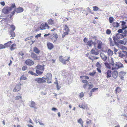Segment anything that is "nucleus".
<instances>
[{"label":"nucleus","instance_id":"obj_1","mask_svg":"<svg viewBox=\"0 0 127 127\" xmlns=\"http://www.w3.org/2000/svg\"><path fill=\"white\" fill-rule=\"evenodd\" d=\"M12 10L11 8L9 6L4 7L2 10V12L5 14H8Z\"/></svg>","mask_w":127,"mask_h":127},{"label":"nucleus","instance_id":"obj_2","mask_svg":"<svg viewBox=\"0 0 127 127\" xmlns=\"http://www.w3.org/2000/svg\"><path fill=\"white\" fill-rule=\"evenodd\" d=\"M70 57H68L67 59H65L64 58H63V56H60L59 57V61L60 62H61L63 63L64 64H66V61H69Z\"/></svg>","mask_w":127,"mask_h":127},{"label":"nucleus","instance_id":"obj_3","mask_svg":"<svg viewBox=\"0 0 127 127\" xmlns=\"http://www.w3.org/2000/svg\"><path fill=\"white\" fill-rule=\"evenodd\" d=\"M45 78H38L35 79V81H36L39 83H44L46 82Z\"/></svg>","mask_w":127,"mask_h":127},{"label":"nucleus","instance_id":"obj_4","mask_svg":"<svg viewBox=\"0 0 127 127\" xmlns=\"http://www.w3.org/2000/svg\"><path fill=\"white\" fill-rule=\"evenodd\" d=\"M25 63L26 65L29 66H31L34 64L33 61L30 59H27Z\"/></svg>","mask_w":127,"mask_h":127},{"label":"nucleus","instance_id":"obj_5","mask_svg":"<svg viewBox=\"0 0 127 127\" xmlns=\"http://www.w3.org/2000/svg\"><path fill=\"white\" fill-rule=\"evenodd\" d=\"M47 28V29L49 28V26L48 25L47 23H46L45 24L42 23L40 27V28L41 30H43Z\"/></svg>","mask_w":127,"mask_h":127},{"label":"nucleus","instance_id":"obj_6","mask_svg":"<svg viewBox=\"0 0 127 127\" xmlns=\"http://www.w3.org/2000/svg\"><path fill=\"white\" fill-rule=\"evenodd\" d=\"M20 83H19V84ZM21 84H18L16 85L13 90V91L14 92H16L19 91L21 89Z\"/></svg>","mask_w":127,"mask_h":127},{"label":"nucleus","instance_id":"obj_7","mask_svg":"<svg viewBox=\"0 0 127 127\" xmlns=\"http://www.w3.org/2000/svg\"><path fill=\"white\" fill-rule=\"evenodd\" d=\"M31 57L33 59L36 60H39L40 59V57L37 56L34 53L32 52L31 54Z\"/></svg>","mask_w":127,"mask_h":127},{"label":"nucleus","instance_id":"obj_8","mask_svg":"<svg viewBox=\"0 0 127 127\" xmlns=\"http://www.w3.org/2000/svg\"><path fill=\"white\" fill-rule=\"evenodd\" d=\"M115 65V66L116 67L117 69H118L120 68L123 67V64L121 63L120 62H117Z\"/></svg>","mask_w":127,"mask_h":127},{"label":"nucleus","instance_id":"obj_9","mask_svg":"<svg viewBox=\"0 0 127 127\" xmlns=\"http://www.w3.org/2000/svg\"><path fill=\"white\" fill-rule=\"evenodd\" d=\"M15 11L17 13H21L24 11V9L21 7H19L15 8Z\"/></svg>","mask_w":127,"mask_h":127},{"label":"nucleus","instance_id":"obj_10","mask_svg":"<svg viewBox=\"0 0 127 127\" xmlns=\"http://www.w3.org/2000/svg\"><path fill=\"white\" fill-rule=\"evenodd\" d=\"M29 105L31 107L34 108L35 109H36V108L35 107V103L33 101H29Z\"/></svg>","mask_w":127,"mask_h":127},{"label":"nucleus","instance_id":"obj_11","mask_svg":"<svg viewBox=\"0 0 127 127\" xmlns=\"http://www.w3.org/2000/svg\"><path fill=\"white\" fill-rule=\"evenodd\" d=\"M120 23H121V26H122V29L123 28H124L125 30L127 28V26L125 25L126 23L124 21H121L120 22Z\"/></svg>","mask_w":127,"mask_h":127},{"label":"nucleus","instance_id":"obj_12","mask_svg":"<svg viewBox=\"0 0 127 127\" xmlns=\"http://www.w3.org/2000/svg\"><path fill=\"white\" fill-rule=\"evenodd\" d=\"M52 78V74L50 73H47L46 76V77L45 78V80H51Z\"/></svg>","mask_w":127,"mask_h":127},{"label":"nucleus","instance_id":"obj_13","mask_svg":"<svg viewBox=\"0 0 127 127\" xmlns=\"http://www.w3.org/2000/svg\"><path fill=\"white\" fill-rule=\"evenodd\" d=\"M112 75L114 78H116L118 76V73L117 71H114L112 72Z\"/></svg>","mask_w":127,"mask_h":127},{"label":"nucleus","instance_id":"obj_14","mask_svg":"<svg viewBox=\"0 0 127 127\" xmlns=\"http://www.w3.org/2000/svg\"><path fill=\"white\" fill-rule=\"evenodd\" d=\"M47 46L48 49L51 50L54 47V45L52 44L51 43H48L47 44Z\"/></svg>","mask_w":127,"mask_h":127},{"label":"nucleus","instance_id":"obj_15","mask_svg":"<svg viewBox=\"0 0 127 127\" xmlns=\"http://www.w3.org/2000/svg\"><path fill=\"white\" fill-rule=\"evenodd\" d=\"M113 38L115 44L116 46L118 45H119V44L118 43V42L119 40H118L117 38L115 36H113Z\"/></svg>","mask_w":127,"mask_h":127},{"label":"nucleus","instance_id":"obj_16","mask_svg":"<svg viewBox=\"0 0 127 127\" xmlns=\"http://www.w3.org/2000/svg\"><path fill=\"white\" fill-rule=\"evenodd\" d=\"M97 42L98 43L97 48L99 49H101L102 45V42L100 41L97 40Z\"/></svg>","mask_w":127,"mask_h":127},{"label":"nucleus","instance_id":"obj_17","mask_svg":"<svg viewBox=\"0 0 127 127\" xmlns=\"http://www.w3.org/2000/svg\"><path fill=\"white\" fill-rule=\"evenodd\" d=\"M36 68L37 69L39 70H43L44 69V67L40 65H37L36 67Z\"/></svg>","mask_w":127,"mask_h":127},{"label":"nucleus","instance_id":"obj_18","mask_svg":"<svg viewBox=\"0 0 127 127\" xmlns=\"http://www.w3.org/2000/svg\"><path fill=\"white\" fill-rule=\"evenodd\" d=\"M33 51L36 54H39L40 52V50L36 47H34Z\"/></svg>","mask_w":127,"mask_h":127},{"label":"nucleus","instance_id":"obj_19","mask_svg":"<svg viewBox=\"0 0 127 127\" xmlns=\"http://www.w3.org/2000/svg\"><path fill=\"white\" fill-rule=\"evenodd\" d=\"M79 106L80 108H82L85 109L86 110H88L89 108H88V107L87 105H86L85 106L82 105H79Z\"/></svg>","mask_w":127,"mask_h":127},{"label":"nucleus","instance_id":"obj_20","mask_svg":"<svg viewBox=\"0 0 127 127\" xmlns=\"http://www.w3.org/2000/svg\"><path fill=\"white\" fill-rule=\"evenodd\" d=\"M9 33L11 35V37H14L15 36V34L14 31H9Z\"/></svg>","mask_w":127,"mask_h":127},{"label":"nucleus","instance_id":"obj_21","mask_svg":"<svg viewBox=\"0 0 127 127\" xmlns=\"http://www.w3.org/2000/svg\"><path fill=\"white\" fill-rule=\"evenodd\" d=\"M111 71L110 70H108L107 71L106 73V77L107 78H108L111 76Z\"/></svg>","mask_w":127,"mask_h":127},{"label":"nucleus","instance_id":"obj_22","mask_svg":"<svg viewBox=\"0 0 127 127\" xmlns=\"http://www.w3.org/2000/svg\"><path fill=\"white\" fill-rule=\"evenodd\" d=\"M121 91V89L119 87H117L116 88L115 90V92L116 94L119 93Z\"/></svg>","mask_w":127,"mask_h":127},{"label":"nucleus","instance_id":"obj_23","mask_svg":"<svg viewBox=\"0 0 127 127\" xmlns=\"http://www.w3.org/2000/svg\"><path fill=\"white\" fill-rule=\"evenodd\" d=\"M113 26L114 27H118L119 26V23L117 22H114L112 24Z\"/></svg>","mask_w":127,"mask_h":127},{"label":"nucleus","instance_id":"obj_24","mask_svg":"<svg viewBox=\"0 0 127 127\" xmlns=\"http://www.w3.org/2000/svg\"><path fill=\"white\" fill-rule=\"evenodd\" d=\"M91 54H94L95 55H97L99 54L98 52H96L95 50H94L93 49H92L91 50Z\"/></svg>","mask_w":127,"mask_h":127},{"label":"nucleus","instance_id":"obj_25","mask_svg":"<svg viewBox=\"0 0 127 127\" xmlns=\"http://www.w3.org/2000/svg\"><path fill=\"white\" fill-rule=\"evenodd\" d=\"M64 30L66 31V32H69V31L70 30L69 29V28L67 24H66L65 25V26L64 27Z\"/></svg>","mask_w":127,"mask_h":127},{"label":"nucleus","instance_id":"obj_26","mask_svg":"<svg viewBox=\"0 0 127 127\" xmlns=\"http://www.w3.org/2000/svg\"><path fill=\"white\" fill-rule=\"evenodd\" d=\"M12 43V41H10L7 43L4 44V45L6 47L9 46Z\"/></svg>","mask_w":127,"mask_h":127},{"label":"nucleus","instance_id":"obj_27","mask_svg":"<svg viewBox=\"0 0 127 127\" xmlns=\"http://www.w3.org/2000/svg\"><path fill=\"white\" fill-rule=\"evenodd\" d=\"M109 63L112 66H114V61L113 59L112 58H111V61Z\"/></svg>","mask_w":127,"mask_h":127},{"label":"nucleus","instance_id":"obj_28","mask_svg":"<svg viewBox=\"0 0 127 127\" xmlns=\"http://www.w3.org/2000/svg\"><path fill=\"white\" fill-rule=\"evenodd\" d=\"M69 34L68 32H64L62 34V38H64L66 35L68 34Z\"/></svg>","mask_w":127,"mask_h":127},{"label":"nucleus","instance_id":"obj_29","mask_svg":"<svg viewBox=\"0 0 127 127\" xmlns=\"http://www.w3.org/2000/svg\"><path fill=\"white\" fill-rule=\"evenodd\" d=\"M108 55L109 56H111L113 54V52L110 49H109L108 51Z\"/></svg>","mask_w":127,"mask_h":127},{"label":"nucleus","instance_id":"obj_30","mask_svg":"<svg viewBox=\"0 0 127 127\" xmlns=\"http://www.w3.org/2000/svg\"><path fill=\"white\" fill-rule=\"evenodd\" d=\"M16 45L15 44H13L10 47V49L11 51L14 50L15 49V48H13L14 47L16 46Z\"/></svg>","mask_w":127,"mask_h":127},{"label":"nucleus","instance_id":"obj_31","mask_svg":"<svg viewBox=\"0 0 127 127\" xmlns=\"http://www.w3.org/2000/svg\"><path fill=\"white\" fill-rule=\"evenodd\" d=\"M100 57L104 61H105L107 59V57L105 55H104V56H102L101 55Z\"/></svg>","mask_w":127,"mask_h":127},{"label":"nucleus","instance_id":"obj_32","mask_svg":"<svg viewBox=\"0 0 127 127\" xmlns=\"http://www.w3.org/2000/svg\"><path fill=\"white\" fill-rule=\"evenodd\" d=\"M118 54L119 56L121 58L123 57L124 56V54L122 53V52L121 51L119 52Z\"/></svg>","mask_w":127,"mask_h":127},{"label":"nucleus","instance_id":"obj_33","mask_svg":"<svg viewBox=\"0 0 127 127\" xmlns=\"http://www.w3.org/2000/svg\"><path fill=\"white\" fill-rule=\"evenodd\" d=\"M116 37L118 39H120L121 38V34L117 33L116 34Z\"/></svg>","mask_w":127,"mask_h":127},{"label":"nucleus","instance_id":"obj_34","mask_svg":"<svg viewBox=\"0 0 127 127\" xmlns=\"http://www.w3.org/2000/svg\"><path fill=\"white\" fill-rule=\"evenodd\" d=\"M49 24L52 25L54 23L53 20L52 19H50L48 20Z\"/></svg>","mask_w":127,"mask_h":127},{"label":"nucleus","instance_id":"obj_35","mask_svg":"<svg viewBox=\"0 0 127 127\" xmlns=\"http://www.w3.org/2000/svg\"><path fill=\"white\" fill-rule=\"evenodd\" d=\"M104 64L106 66L107 68L110 69L111 68V67L110 65L107 62H105L104 63Z\"/></svg>","mask_w":127,"mask_h":127},{"label":"nucleus","instance_id":"obj_36","mask_svg":"<svg viewBox=\"0 0 127 127\" xmlns=\"http://www.w3.org/2000/svg\"><path fill=\"white\" fill-rule=\"evenodd\" d=\"M10 27L11 28L12 30L10 31H14L15 29V27L14 25H10Z\"/></svg>","mask_w":127,"mask_h":127},{"label":"nucleus","instance_id":"obj_37","mask_svg":"<svg viewBox=\"0 0 127 127\" xmlns=\"http://www.w3.org/2000/svg\"><path fill=\"white\" fill-rule=\"evenodd\" d=\"M109 21L110 23H111L113 22L114 21V18L112 17H110L109 18Z\"/></svg>","mask_w":127,"mask_h":127},{"label":"nucleus","instance_id":"obj_38","mask_svg":"<svg viewBox=\"0 0 127 127\" xmlns=\"http://www.w3.org/2000/svg\"><path fill=\"white\" fill-rule=\"evenodd\" d=\"M93 10L95 11H97L99 9V8L96 6H93Z\"/></svg>","mask_w":127,"mask_h":127},{"label":"nucleus","instance_id":"obj_39","mask_svg":"<svg viewBox=\"0 0 127 127\" xmlns=\"http://www.w3.org/2000/svg\"><path fill=\"white\" fill-rule=\"evenodd\" d=\"M93 41L92 40H90V41H88L87 42V45H88L89 47H91L92 45V43Z\"/></svg>","mask_w":127,"mask_h":127},{"label":"nucleus","instance_id":"obj_40","mask_svg":"<svg viewBox=\"0 0 127 127\" xmlns=\"http://www.w3.org/2000/svg\"><path fill=\"white\" fill-rule=\"evenodd\" d=\"M96 66L97 68H101V66L99 62H97L96 64Z\"/></svg>","mask_w":127,"mask_h":127},{"label":"nucleus","instance_id":"obj_41","mask_svg":"<svg viewBox=\"0 0 127 127\" xmlns=\"http://www.w3.org/2000/svg\"><path fill=\"white\" fill-rule=\"evenodd\" d=\"M56 79V81H57V85L56 86V87L57 88V89L58 90H59L61 88V87L60 86H59L58 85V84L57 82V80L56 78H55Z\"/></svg>","mask_w":127,"mask_h":127},{"label":"nucleus","instance_id":"obj_42","mask_svg":"<svg viewBox=\"0 0 127 127\" xmlns=\"http://www.w3.org/2000/svg\"><path fill=\"white\" fill-rule=\"evenodd\" d=\"M78 122L80 124H83V122L82 121V119L81 118H80L78 120Z\"/></svg>","mask_w":127,"mask_h":127},{"label":"nucleus","instance_id":"obj_43","mask_svg":"<svg viewBox=\"0 0 127 127\" xmlns=\"http://www.w3.org/2000/svg\"><path fill=\"white\" fill-rule=\"evenodd\" d=\"M125 30L124 28L121 29H119L117 31V32L119 33H122L123 30Z\"/></svg>","mask_w":127,"mask_h":127},{"label":"nucleus","instance_id":"obj_44","mask_svg":"<svg viewBox=\"0 0 127 127\" xmlns=\"http://www.w3.org/2000/svg\"><path fill=\"white\" fill-rule=\"evenodd\" d=\"M36 72L37 74L38 75L41 74L43 73L42 72H41L38 70H36Z\"/></svg>","mask_w":127,"mask_h":127},{"label":"nucleus","instance_id":"obj_45","mask_svg":"<svg viewBox=\"0 0 127 127\" xmlns=\"http://www.w3.org/2000/svg\"><path fill=\"white\" fill-rule=\"evenodd\" d=\"M20 99H22V97L21 95L17 96L15 98L16 100H18Z\"/></svg>","mask_w":127,"mask_h":127},{"label":"nucleus","instance_id":"obj_46","mask_svg":"<svg viewBox=\"0 0 127 127\" xmlns=\"http://www.w3.org/2000/svg\"><path fill=\"white\" fill-rule=\"evenodd\" d=\"M96 72L95 71L94 72H90L89 73V75L91 76H93L96 74Z\"/></svg>","mask_w":127,"mask_h":127},{"label":"nucleus","instance_id":"obj_47","mask_svg":"<svg viewBox=\"0 0 127 127\" xmlns=\"http://www.w3.org/2000/svg\"><path fill=\"white\" fill-rule=\"evenodd\" d=\"M27 79V78L25 77L24 75H22V76H21V77L20 78V80H26Z\"/></svg>","mask_w":127,"mask_h":127},{"label":"nucleus","instance_id":"obj_48","mask_svg":"<svg viewBox=\"0 0 127 127\" xmlns=\"http://www.w3.org/2000/svg\"><path fill=\"white\" fill-rule=\"evenodd\" d=\"M106 33L108 35H109L111 33V30L109 29H108L106 30Z\"/></svg>","mask_w":127,"mask_h":127},{"label":"nucleus","instance_id":"obj_49","mask_svg":"<svg viewBox=\"0 0 127 127\" xmlns=\"http://www.w3.org/2000/svg\"><path fill=\"white\" fill-rule=\"evenodd\" d=\"M126 73L124 72H120L119 73V75H122V76H123L124 75H125Z\"/></svg>","mask_w":127,"mask_h":127},{"label":"nucleus","instance_id":"obj_50","mask_svg":"<svg viewBox=\"0 0 127 127\" xmlns=\"http://www.w3.org/2000/svg\"><path fill=\"white\" fill-rule=\"evenodd\" d=\"M6 48V47L4 45H3L1 44H0V49L5 48Z\"/></svg>","mask_w":127,"mask_h":127},{"label":"nucleus","instance_id":"obj_51","mask_svg":"<svg viewBox=\"0 0 127 127\" xmlns=\"http://www.w3.org/2000/svg\"><path fill=\"white\" fill-rule=\"evenodd\" d=\"M33 37V36H31L27 37L25 39V41H26L29 40L30 39Z\"/></svg>","mask_w":127,"mask_h":127},{"label":"nucleus","instance_id":"obj_52","mask_svg":"<svg viewBox=\"0 0 127 127\" xmlns=\"http://www.w3.org/2000/svg\"><path fill=\"white\" fill-rule=\"evenodd\" d=\"M53 37L56 39L58 38V36L57 34L54 33L53 34Z\"/></svg>","mask_w":127,"mask_h":127},{"label":"nucleus","instance_id":"obj_53","mask_svg":"<svg viewBox=\"0 0 127 127\" xmlns=\"http://www.w3.org/2000/svg\"><path fill=\"white\" fill-rule=\"evenodd\" d=\"M84 96V94L83 92H81L80 95L79 96L80 98H81Z\"/></svg>","mask_w":127,"mask_h":127},{"label":"nucleus","instance_id":"obj_54","mask_svg":"<svg viewBox=\"0 0 127 127\" xmlns=\"http://www.w3.org/2000/svg\"><path fill=\"white\" fill-rule=\"evenodd\" d=\"M124 41L122 40H119L118 42V43H119L120 44H124Z\"/></svg>","mask_w":127,"mask_h":127},{"label":"nucleus","instance_id":"obj_55","mask_svg":"<svg viewBox=\"0 0 127 127\" xmlns=\"http://www.w3.org/2000/svg\"><path fill=\"white\" fill-rule=\"evenodd\" d=\"M41 33L35 36V38H38L39 37H41Z\"/></svg>","mask_w":127,"mask_h":127},{"label":"nucleus","instance_id":"obj_56","mask_svg":"<svg viewBox=\"0 0 127 127\" xmlns=\"http://www.w3.org/2000/svg\"><path fill=\"white\" fill-rule=\"evenodd\" d=\"M12 8H12H15L16 7L15 4H11V7H10Z\"/></svg>","mask_w":127,"mask_h":127},{"label":"nucleus","instance_id":"obj_57","mask_svg":"<svg viewBox=\"0 0 127 127\" xmlns=\"http://www.w3.org/2000/svg\"><path fill=\"white\" fill-rule=\"evenodd\" d=\"M123 33L124 34V37H126L127 36V33L126 32V30H125L123 32Z\"/></svg>","mask_w":127,"mask_h":127},{"label":"nucleus","instance_id":"obj_58","mask_svg":"<svg viewBox=\"0 0 127 127\" xmlns=\"http://www.w3.org/2000/svg\"><path fill=\"white\" fill-rule=\"evenodd\" d=\"M27 66H24L22 68V69L23 71H25L27 69Z\"/></svg>","mask_w":127,"mask_h":127},{"label":"nucleus","instance_id":"obj_59","mask_svg":"<svg viewBox=\"0 0 127 127\" xmlns=\"http://www.w3.org/2000/svg\"><path fill=\"white\" fill-rule=\"evenodd\" d=\"M98 89V88H94L92 89L90 91H91V92H94L95 90H96L97 89Z\"/></svg>","mask_w":127,"mask_h":127},{"label":"nucleus","instance_id":"obj_60","mask_svg":"<svg viewBox=\"0 0 127 127\" xmlns=\"http://www.w3.org/2000/svg\"><path fill=\"white\" fill-rule=\"evenodd\" d=\"M82 82L83 83H86V84H88V81L87 80H82Z\"/></svg>","mask_w":127,"mask_h":127},{"label":"nucleus","instance_id":"obj_61","mask_svg":"<svg viewBox=\"0 0 127 127\" xmlns=\"http://www.w3.org/2000/svg\"><path fill=\"white\" fill-rule=\"evenodd\" d=\"M28 73H29L31 74L32 75H33L34 74H35V73H34L32 71H29L28 72Z\"/></svg>","mask_w":127,"mask_h":127},{"label":"nucleus","instance_id":"obj_62","mask_svg":"<svg viewBox=\"0 0 127 127\" xmlns=\"http://www.w3.org/2000/svg\"><path fill=\"white\" fill-rule=\"evenodd\" d=\"M88 85L89 86V89H90L92 88L93 86V85L92 84H88Z\"/></svg>","mask_w":127,"mask_h":127},{"label":"nucleus","instance_id":"obj_63","mask_svg":"<svg viewBox=\"0 0 127 127\" xmlns=\"http://www.w3.org/2000/svg\"><path fill=\"white\" fill-rule=\"evenodd\" d=\"M88 39L86 37H85L83 39V41L85 43H86Z\"/></svg>","mask_w":127,"mask_h":127},{"label":"nucleus","instance_id":"obj_64","mask_svg":"<svg viewBox=\"0 0 127 127\" xmlns=\"http://www.w3.org/2000/svg\"><path fill=\"white\" fill-rule=\"evenodd\" d=\"M121 52H122V53H123L126 56L127 55V53L126 51L122 50Z\"/></svg>","mask_w":127,"mask_h":127}]
</instances>
